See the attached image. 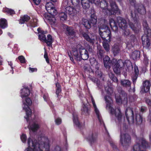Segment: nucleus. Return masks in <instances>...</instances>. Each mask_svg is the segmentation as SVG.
I'll return each mask as SVG.
<instances>
[{"instance_id":"1","label":"nucleus","mask_w":151,"mask_h":151,"mask_svg":"<svg viewBox=\"0 0 151 151\" xmlns=\"http://www.w3.org/2000/svg\"><path fill=\"white\" fill-rule=\"evenodd\" d=\"M105 99L106 103V109L111 114L115 116L117 122L119 124L122 123L124 119L120 108L116 107L114 109L113 107V101L109 96H105Z\"/></svg>"},{"instance_id":"2","label":"nucleus","mask_w":151,"mask_h":151,"mask_svg":"<svg viewBox=\"0 0 151 151\" xmlns=\"http://www.w3.org/2000/svg\"><path fill=\"white\" fill-rule=\"evenodd\" d=\"M28 147L24 151H49V145L48 139L45 143H37L36 140L30 138L27 141Z\"/></svg>"},{"instance_id":"3","label":"nucleus","mask_w":151,"mask_h":151,"mask_svg":"<svg viewBox=\"0 0 151 151\" xmlns=\"http://www.w3.org/2000/svg\"><path fill=\"white\" fill-rule=\"evenodd\" d=\"M108 0H103L100 3L103 12L105 14L110 15L114 14L118 11L117 6L114 2L110 0V5L109 6L107 3Z\"/></svg>"},{"instance_id":"4","label":"nucleus","mask_w":151,"mask_h":151,"mask_svg":"<svg viewBox=\"0 0 151 151\" xmlns=\"http://www.w3.org/2000/svg\"><path fill=\"white\" fill-rule=\"evenodd\" d=\"M110 58L108 56H106L104 59V62L105 67L109 69L111 65L113 67V70L116 74H119L120 72V66L123 65L124 63L122 60L118 61L115 59L112 60L111 62L110 61Z\"/></svg>"},{"instance_id":"5","label":"nucleus","mask_w":151,"mask_h":151,"mask_svg":"<svg viewBox=\"0 0 151 151\" xmlns=\"http://www.w3.org/2000/svg\"><path fill=\"white\" fill-rule=\"evenodd\" d=\"M73 55L75 60L80 61L81 59L83 60H87L89 58L88 52L84 47L81 44H78L76 49L73 50Z\"/></svg>"},{"instance_id":"6","label":"nucleus","mask_w":151,"mask_h":151,"mask_svg":"<svg viewBox=\"0 0 151 151\" xmlns=\"http://www.w3.org/2000/svg\"><path fill=\"white\" fill-rule=\"evenodd\" d=\"M23 103V109L26 112V116L24 118L26 119L27 122H29L30 120L32 114L31 111L29 106L32 104V101L28 97L22 98Z\"/></svg>"},{"instance_id":"7","label":"nucleus","mask_w":151,"mask_h":151,"mask_svg":"<svg viewBox=\"0 0 151 151\" xmlns=\"http://www.w3.org/2000/svg\"><path fill=\"white\" fill-rule=\"evenodd\" d=\"M99 32L103 40L108 41V42L110 41L111 32L106 25H104L100 27L99 28Z\"/></svg>"},{"instance_id":"8","label":"nucleus","mask_w":151,"mask_h":151,"mask_svg":"<svg viewBox=\"0 0 151 151\" xmlns=\"http://www.w3.org/2000/svg\"><path fill=\"white\" fill-rule=\"evenodd\" d=\"M139 141L141 143L140 145L139 143H137L133 147V150L134 151H145L143 150L144 148L147 147H148V144L144 139H141L140 140H137V142Z\"/></svg>"},{"instance_id":"9","label":"nucleus","mask_w":151,"mask_h":151,"mask_svg":"<svg viewBox=\"0 0 151 151\" xmlns=\"http://www.w3.org/2000/svg\"><path fill=\"white\" fill-rule=\"evenodd\" d=\"M120 142L123 146L128 145L131 142L130 136L125 132H121L120 135Z\"/></svg>"},{"instance_id":"10","label":"nucleus","mask_w":151,"mask_h":151,"mask_svg":"<svg viewBox=\"0 0 151 151\" xmlns=\"http://www.w3.org/2000/svg\"><path fill=\"white\" fill-rule=\"evenodd\" d=\"M119 25L123 30L125 35H128L129 34V30L127 29V25L126 21L122 17H119L118 19Z\"/></svg>"},{"instance_id":"11","label":"nucleus","mask_w":151,"mask_h":151,"mask_svg":"<svg viewBox=\"0 0 151 151\" xmlns=\"http://www.w3.org/2000/svg\"><path fill=\"white\" fill-rule=\"evenodd\" d=\"M91 23L86 19L83 20V24L87 29H89L91 27V23L93 24H95L97 22V17L93 14L91 15Z\"/></svg>"},{"instance_id":"12","label":"nucleus","mask_w":151,"mask_h":151,"mask_svg":"<svg viewBox=\"0 0 151 151\" xmlns=\"http://www.w3.org/2000/svg\"><path fill=\"white\" fill-rule=\"evenodd\" d=\"M83 36L88 42L92 45L97 43V36L95 34H92L88 35L86 33H84L83 34Z\"/></svg>"},{"instance_id":"13","label":"nucleus","mask_w":151,"mask_h":151,"mask_svg":"<svg viewBox=\"0 0 151 151\" xmlns=\"http://www.w3.org/2000/svg\"><path fill=\"white\" fill-rule=\"evenodd\" d=\"M125 115L129 123H134L135 122L133 112L132 109L128 108L125 111Z\"/></svg>"},{"instance_id":"14","label":"nucleus","mask_w":151,"mask_h":151,"mask_svg":"<svg viewBox=\"0 0 151 151\" xmlns=\"http://www.w3.org/2000/svg\"><path fill=\"white\" fill-rule=\"evenodd\" d=\"M91 101L92 103L93 108H94V110L95 113H96L97 118L100 122L101 124H103V121L102 120V118L100 113L98 109L96 107V105L95 102L94 100L93 97H91Z\"/></svg>"},{"instance_id":"15","label":"nucleus","mask_w":151,"mask_h":151,"mask_svg":"<svg viewBox=\"0 0 151 151\" xmlns=\"http://www.w3.org/2000/svg\"><path fill=\"white\" fill-rule=\"evenodd\" d=\"M141 88V91L146 93L148 92L151 86L150 82L148 81H145L143 82Z\"/></svg>"},{"instance_id":"16","label":"nucleus","mask_w":151,"mask_h":151,"mask_svg":"<svg viewBox=\"0 0 151 151\" xmlns=\"http://www.w3.org/2000/svg\"><path fill=\"white\" fill-rule=\"evenodd\" d=\"M28 123L29 125L28 127L29 130L35 132L37 131L39 128V125L33 121L29 122Z\"/></svg>"},{"instance_id":"17","label":"nucleus","mask_w":151,"mask_h":151,"mask_svg":"<svg viewBox=\"0 0 151 151\" xmlns=\"http://www.w3.org/2000/svg\"><path fill=\"white\" fill-rule=\"evenodd\" d=\"M65 11L66 13L72 16L75 15L77 12L75 8L70 6H68L66 7Z\"/></svg>"},{"instance_id":"18","label":"nucleus","mask_w":151,"mask_h":151,"mask_svg":"<svg viewBox=\"0 0 151 151\" xmlns=\"http://www.w3.org/2000/svg\"><path fill=\"white\" fill-rule=\"evenodd\" d=\"M83 105L82 108L81 109L82 114L86 115L89 114V109L88 107L89 104L87 101L86 102L85 101L83 102Z\"/></svg>"},{"instance_id":"19","label":"nucleus","mask_w":151,"mask_h":151,"mask_svg":"<svg viewBox=\"0 0 151 151\" xmlns=\"http://www.w3.org/2000/svg\"><path fill=\"white\" fill-rule=\"evenodd\" d=\"M129 25L130 28L135 32H136L139 31L141 27V25L139 23H138L137 22H136L134 24L130 23L129 24Z\"/></svg>"},{"instance_id":"20","label":"nucleus","mask_w":151,"mask_h":151,"mask_svg":"<svg viewBox=\"0 0 151 151\" xmlns=\"http://www.w3.org/2000/svg\"><path fill=\"white\" fill-rule=\"evenodd\" d=\"M21 96L22 98L28 97L30 93L29 89L28 88H24L21 90Z\"/></svg>"},{"instance_id":"21","label":"nucleus","mask_w":151,"mask_h":151,"mask_svg":"<svg viewBox=\"0 0 151 151\" xmlns=\"http://www.w3.org/2000/svg\"><path fill=\"white\" fill-rule=\"evenodd\" d=\"M120 17H118L117 18V22H115L112 19H111L109 20V24L113 30L116 31L117 29V25H119V23L118 22V18Z\"/></svg>"},{"instance_id":"22","label":"nucleus","mask_w":151,"mask_h":151,"mask_svg":"<svg viewBox=\"0 0 151 151\" xmlns=\"http://www.w3.org/2000/svg\"><path fill=\"white\" fill-rule=\"evenodd\" d=\"M143 26L144 27L145 34L148 35L149 36H150L151 35V30L149 29L146 21H144L143 22Z\"/></svg>"},{"instance_id":"23","label":"nucleus","mask_w":151,"mask_h":151,"mask_svg":"<svg viewBox=\"0 0 151 151\" xmlns=\"http://www.w3.org/2000/svg\"><path fill=\"white\" fill-rule=\"evenodd\" d=\"M140 55V52L136 50L132 52L131 57L133 60H136L139 58Z\"/></svg>"},{"instance_id":"24","label":"nucleus","mask_w":151,"mask_h":151,"mask_svg":"<svg viewBox=\"0 0 151 151\" xmlns=\"http://www.w3.org/2000/svg\"><path fill=\"white\" fill-rule=\"evenodd\" d=\"M121 84L124 87H130L131 83L129 81L127 80H122L121 81Z\"/></svg>"},{"instance_id":"25","label":"nucleus","mask_w":151,"mask_h":151,"mask_svg":"<svg viewBox=\"0 0 151 151\" xmlns=\"http://www.w3.org/2000/svg\"><path fill=\"white\" fill-rule=\"evenodd\" d=\"M73 121L74 124L76 125L77 127H80L81 124L78 120L77 115L76 114H73Z\"/></svg>"},{"instance_id":"26","label":"nucleus","mask_w":151,"mask_h":151,"mask_svg":"<svg viewBox=\"0 0 151 151\" xmlns=\"http://www.w3.org/2000/svg\"><path fill=\"white\" fill-rule=\"evenodd\" d=\"M0 27L3 29H4L7 27V21L4 19H0Z\"/></svg>"},{"instance_id":"27","label":"nucleus","mask_w":151,"mask_h":151,"mask_svg":"<svg viewBox=\"0 0 151 151\" xmlns=\"http://www.w3.org/2000/svg\"><path fill=\"white\" fill-rule=\"evenodd\" d=\"M30 19V17L27 15H25L24 16L21 17L20 19L19 23L21 24H23L25 22L28 21Z\"/></svg>"},{"instance_id":"28","label":"nucleus","mask_w":151,"mask_h":151,"mask_svg":"<svg viewBox=\"0 0 151 151\" xmlns=\"http://www.w3.org/2000/svg\"><path fill=\"white\" fill-rule=\"evenodd\" d=\"M53 41L52 36L50 35H48L47 36V39H46L45 42L47 43L48 46H50L51 45Z\"/></svg>"},{"instance_id":"29","label":"nucleus","mask_w":151,"mask_h":151,"mask_svg":"<svg viewBox=\"0 0 151 151\" xmlns=\"http://www.w3.org/2000/svg\"><path fill=\"white\" fill-rule=\"evenodd\" d=\"M87 0H81V3L83 8L84 9H86L89 8L90 7V5L88 3Z\"/></svg>"},{"instance_id":"30","label":"nucleus","mask_w":151,"mask_h":151,"mask_svg":"<svg viewBox=\"0 0 151 151\" xmlns=\"http://www.w3.org/2000/svg\"><path fill=\"white\" fill-rule=\"evenodd\" d=\"M66 30L69 35L75 36V32L72 27H69L66 28Z\"/></svg>"},{"instance_id":"31","label":"nucleus","mask_w":151,"mask_h":151,"mask_svg":"<svg viewBox=\"0 0 151 151\" xmlns=\"http://www.w3.org/2000/svg\"><path fill=\"white\" fill-rule=\"evenodd\" d=\"M48 12L52 16H54L57 13V11L54 7H53L52 9H48Z\"/></svg>"},{"instance_id":"32","label":"nucleus","mask_w":151,"mask_h":151,"mask_svg":"<svg viewBox=\"0 0 151 151\" xmlns=\"http://www.w3.org/2000/svg\"><path fill=\"white\" fill-rule=\"evenodd\" d=\"M3 11L10 15L14 14V10L6 8H4L3 9Z\"/></svg>"},{"instance_id":"33","label":"nucleus","mask_w":151,"mask_h":151,"mask_svg":"<svg viewBox=\"0 0 151 151\" xmlns=\"http://www.w3.org/2000/svg\"><path fill=\"white\" fill-rule=\"evenodd\" d=\"M59 17L61 20L65 21L67 19V15L64 12H61L59 14Z\"/></svg>"},{"instance_id":"34","label":"nucleus","mask_w":151,"mask_h":151,"mask_svg":"<svg viewBox=\"0 0 151 151\" xmlns=\"http://www.w3.org/2000/svg\"><path fill=\"white\" fill-rule=\"evenodd\" d=\"M37 20L35 18H33L30 22V24L32 27H35L37 25Z\"/></svg>"},{"instance_id":"35","label":"nucleus","mask_w":151,"mask_h":151,"mask_svg":"<svg viewBox=\"0 0 151 151\" xmlns=\"http://www.w3.org/2000/svg\"><path fill=\"white\" fill-rule=\"evenodd\" d=\"M47 20L51 25H54L56 19L54 16H52V17H49Z\"/></svg>"},{"instance_id":"36","label":"nucleus","mask_w":151,"mask_h":151,"mask_svg":"<svg viewBox=\"0 0 151 151\" xmlns=\"http://www.w3.org/2000/svg\"><path fill=\"white\" fill-rule=\"evenodd\" d=\"M56 94L58 96L59 94L61 92V89L59 84L58 83H57L56 84Z\"/></svg>"},{"instance_id":"37","label":"nucleus","mask_w":151,"mask_h":151,"mask_svg":"<svg viewBox=\"0 0 151 151\" xmlns=\"http://www.w3.org/2000/svg\"><path fill=\"white\" fill-rule=\"evenodd\" d=\"M97 136L96 134H91L88 137L89 139L91 142L95 140Z\"/></svg>"},{"instance_id":"38","label":"nucleus","mask_w":151,"mask_h":151,"mask_svg":"<svg viewBox=\"0 0 151 151\" xmlns=\"http://www.w3.org/2000/svg\"><path fill=\"white\" fill-rule=\"evenodd\" d=\"M135 120V122L138 124L141 123L142 121L141 117L139 115L136 116Z\"/></svg>"},{"instance_id":"39","label":"nucleus","mask_w":151,"mask_h":151,"mask_svg":"<svg viewBox=\"0 0 151 151\" xmlns=\"http://www.w3.org/2000/svg\"><path fill=\"white\" fill-rule=\"evenodd\" d=\"M105 90L107 94L108 95L111 94L113 92V89L112 88L109 86L105 87Z\"/></svg>"},{"instance_id":"40","label":"nucleus","mask_w":151,"mask_h":151,"mask_svg":"<svg viewBox=\"0 0 151 151\" xmlns=\"http://www.w3.org/2000/svg\"><path fill=\"white\" fill-rule=\"evenodd\" d=\"M142 63L145 66L147 65L148 64L149 60L146 56H144L143 60L142 61Z\"/></svg>"},{"instance_id":"41","label":"nucleus","mask_w":151,"mask_h":151,"mask_svg":"<svg viewBox=\"0 0 151 151\" xmlns=\"http://www.w3.org/2000/svg\"><path fill=\"white\" fill-rule=\"evenodd\" d=\"M107 41L106 40V41H104L103 42V46L105 50L108 51L109 50V46L108 43L106 42Z\"/></svg>"},{"instance_id":"42","label":"nucleus","mask_w":151,"mask_h":151,"mask_svg":"<svg viewBox=\"0 0 151 151\" xmlns=\"http://www.w3.org/2000/svg\"><path fill=\"white\" fill-rule=\"evenodd\" d=\"M113 51L114 55H116L119 52V46H116L113 48Z\"/></svg>"},{"instance_id":"43","label":"nucleus","mask_w":151,"mask_h":151,"mask_svg":"<svg viewBox=\"0 0 151 151\" xmlns=\"http://www.w3.org/2000/svg\"><path fill=\"white\" fill-rule=\"evenodd\" d=\"M53 7V4L51 2H48L47 3L45 6V8L46 10L48 11V9H52Z\"/></svg>"},{"instance_id":"44","label":"nucleus","mask_w":151,"mask_h":151,"mask_svg":"<svg viewBox=\"0 0 151 151\" xmlns=\"http://www.w3.org/2000/svg\"><path fill=\"white\" fill-rule=\"evenodd\" d=\"M44 34H42L39 35V38L41 41H44L45 42L46 40V37L45 35Z\"/></svg>"},{"instance_id":"45","label":"nucleus","mask_w":151,"mask_h":151,"mask_svg":"<svg viewBox=\"0 0 151 151\" xmlns=\"http://www.w3.org/2000/svg\"><path fill=\"white\" fill-rule=\"evenodd\" d=\"M115 99L117 103H121L122 102V100L123 99V97L121 98L120 96H118L116 95L115 96Z\"/></svg>"},{"instance_id":"46","label":"nucleus","mask_w":151,"mask_h":151,"mask_svg":"<svg viewBox=\"0 0 151 151\" xmlns=\"http://www.w3.org/2000/svg\"><path fill=\"white\" fill-rule=\"evenodd\" d=\"M109 77L112 79V80L115 82H117L118 80L117 78L116 77H114V75L113 74L111 73H109Z\"/></svg>"},{"instance_id":"47","label":"nucleus","mask_w":151,"mask_h":151,"mask_svg":"<svg viewBox=\"0 0 151 151\" xmlns=\"http://www.w3.org/2000/svg\"><path fill=\"white\" fill-rule=\"evenodd\" d=\"M138 11L139 12L142 14H145L146 13L145 9L143 6H142L141 9H138Z\"/></svg>"},{"instance_id":"48","label":"nucleus","mask_w":151,"mask_h":151,"mask_svg":"<svg viewBox=\"0 0 151 151\" xmlns=\"http://www.w3.org/2000/svg\"><path fill=\"white\" fill-rule=\"evenodd\" d=\"M19 60L22 63H24L25 62V58L23 56H20L18 57Z\"/></svg>"},{"instance_id":"49","label":"nucleus","mask_w":151,"mask_h":151,"mask_svg":"<svg viewBox=\"0 0 151 151\" xmlns=\"http://www.w3.org/2000/svg\"><path fill=\"white\" fill-rule=\"evenodd\" d=\"M90 61L92 65H98L97 62L94 58L90 59Z\"/></svg>"},{"instance_id":"50","label":"nucleus","mask_w":151,"mask_h":151,"mask_svg":"<svg viewBox=\"0 0 151 151\" xmlns=\"http://www.w3.org/2000/svg\"><path fill=\"white\" fill-rule=\"evenodd\" d=\"M21 139L22 142H25L26 139L27 137L25 134H23L21 136Z\"/></svg>"},{"instance_id":"51","label":"nucleus","mask_w":151,"mask_h":151,"mask_svg":"<svg viewBox=\"0 0 151 151\" xmlns=\"http://www.w3.org/2000/svg\"><path fill=\"white\" fill-rule=\"evenodd\" d=\"M71 1L73 4L75 6L78 5L80 2L79 0H71Z\"/></svg>"},{"instance_id":"52","label":"nucleus","mask_w":151,"mask_h":151,"mask_svg":"<svg viewBox=\"0 0 151 151\" xmlns=\"http://www.w3.org/2000/svg\"><path fill=\"white\" fill-rule=\"evenodd\" d=\"M62 122L61 119L59 118H57L55 119V122L56 124L59 125Z\"/></svg>"},{"instance_id":"53","label":"nucleus","mask_w":151,"mask_h":151,"mask_svg":"<svg viewBox=\"0 0 151 151\" xmlns=\"http://www.w3.org/2000/svg\"><path fill=\"white\" fill-rule=\"evenodd\" d=\"M29 70L30 72L32 73L34 72H36L37 70V69L36 68H31L30 67L29 68Z\"/></svg>"},{"instance_id":"54","label":"nucleus","mask_w":151,"mask_h":151,"mask_svg":"<svg viewBox=\"0 0 151 151\" xmlns=\"http://www.w3.org/2000/svg\"><path fill=\"white\" fill-rule=\"evenodd\" d=\"M43 98L45 101H47L49 99L48 97V94H45L43 96Z\"/></svg>"},{"instance_id":"55","label":"nucleus","mask_w":151,"mask_h":151,"mask_svg":"<svg viewBox=\"0 0 151 151\" xmlns=\"http://www.w3.org/2000/svg\"><path fill=\"white\" fill-rule=\"evenodd\" d=\"M41 0H33L34 3L36 5H38L41 1Z\"/></svg>"},{"instance_id":"56","label":"nucleus","mask_w":151,"mask_h":151,"mask_svg":"<svg viewBox=\"0 0 151 151\" xmlns=\"http://www.w3.org/2000/svg\"><path fill=\"white\" fill-rule=\"evenodd\" d=\"M134 71L135 75H137L138 74V70L137 67H134Z\"/></svg>"},{"instance_id":"57","label":"nucleus","mask_w":151,"mask_h":151,"mask_svg":"<svg viewBox=\"0 0 151 151\" xmlns=\"http://www.w3.org/2000/svg\"><path fill=\"white\" fill-rule=\"evenodd\" d=\"M37 30L38 31V32L39 33H41V34H45V32L44 31H43L42 30H41V28H38L37 29Z\"/></svg>"},{"instance_id":"58","label":"nucleus","mask_w":151,"mask_h":151,"mask_svg":"<svg viewBox=\"0 0 151 151\" xmlns=\"http://www.w3.org/2000/svg\"><path fill=\"white\" fill-rule=\"evenodd\" d=\"M9 65H10L11 68H12V74H13V73H14V71H13V67H12V63L11 62H9Z\"/></svg>"},{"instance_id":"59","label":"nucleus","mask_w":151,"mask_h":151,"mask_svg":"<svg viewBox=\"0 0 151 151\" xmlns=\"http://www.w3.org/2000/svg\"><path fill=\"white\" fill-rule=\"evenodd\" d=\"M124 101H125V103H127V94H124Z\"/></svg>"},{"instance_id":"60","label":"nucleus","mask_w":151,"mask_h":151,"mask_svg":"<svg viewBox=\"0 0 151 151\" xmlns=\"http://www.w3.org/2000/svg\"><path fill=\"white\" fill-rule=\"evenodd\" d=\"M147 103L150 106H151V101L150 100H147L146 101Z\"/></svg>"},{"instance_id":"61","label":"nucleus","mask_w":151,"mask_h":151,"mask_svg":"<svg viewBox=\"0 0 151 151\" xmlns=\"http://www.w3.org/2000/svg\"><path fill=\"white\" fill-rule=\"evenodd\" d=\"M130 39H131L133 40V41H134L135 39V37H134V35H132L130 37Z\"/></svg>"},{"instance_id":"62","label":"nucleus","mask_w":151,"mask_h":151,"mask_svg":"<svg viewBox=\"0 0 151 151\" xmlns=\"http://www.w3.org/2000/svg\"><path fill=\"white\" fill-rule=\"evenodd\" d=\"M44 57L45 58H48L47 53V52H45L44 55Z\"/></svg>"},{"instance_id":"63","label":"nucleus","mask_w":151,"mask_h":151,"mask_svg":"<svg viewBox=\"0 0 151 151\" xmlns=\"http://www.w3.org/2000/svg\"><path fill=\"white\" fill-rule=\"evenodd\" d=\"M8 35H9V36L11 38H12L13 37V35L9 32L8 33Z\"/></svg>"},{"instance_id":"64","label":"nucleus","mask_w":151,"mask_h":151,"mask_svg":"<svg viewBox=\"0 0 151 151\" xmlns=\"http://www.w3.org/2000/svg\"><path fill=\"white\" fill-rule=\"evenodd\" d=\"M45 60H46V61L47 63H49V59L48 58H45Z\"/></svg>"}]
</instances>
